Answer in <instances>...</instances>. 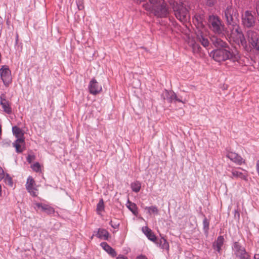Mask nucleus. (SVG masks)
<instances>
[{
    "instance_id": "nucleus-1",
    "label": "nucleus",
    "mask_w": 259,
    "mask_h": 259,
    "mask_svg": "<svg viewBox=\"0 0 259 259\" xmlns=\"http://www.w3.org/2000/svg\"><path fill=\"white\" fill-rule=\"evenodd\" d=\"M211 56L218 62L228 60L235 63L238 62L240 59L239 51L236 49L231 48L230 46L213 50L211 52Z\"/></svg>"
},
{
    "instance_id": "nucleus-2",
    "label": "nucleus",
    "mask_w": 259,
    "mask_h": 259,
    "mask_svg": "<svg viewBox=\"0 0 259 259\" xmlns=\"http://www.w3.org/2000/svg\"><path fill=\"white\" fill-rule=\"evenodd\" d=\"M158 0L156 4L150 6L148 3L143 5V8L147 11L153 13L155 16L158 17H166L168 15V8L167 3L172 7L173 0Z\"/></svg>"
},
{
    "instance_id": "nucleus-3",
    "label": "nucleus",
    "mask_w": 259,
    "mask_h": 259,
    "mask_svg": "<svg viewBox=\"0 0 259 259\" xmlns=\"http://www.w3.org/2000/svg\"><path fill=\"white\" fill-rule=\"evenodd\" d=\"M208 27L213 33L219 36H225L227 32V29L219 17L211 15L208 17L207 20Z\"/></svg>"
},
{
    "instance_id": "nucleus-4",
    "label": "nucleus",
    "mask_w": 259,
    "mask_h": 259,
    "mask_svg": "<svg viewBox=\"0 0 259 259\" xmlns=\"http://www.w3.org/2000/svg\"><path fill=\"white\" fill-rule=\"evenodd\" d=\"M226 34L230 36V38L236 45L242 46L244 48L247 47V41L242 30L239 25L228 28Z\"/></svg>"
},
{
    "instance_id": "nucleus-5",
    "label": "nucleus",
    "mask_w": 259,
    "mask_h": 259,
    "mask_svg": "<svg viewBox=\"0 0 259 259\" xmlns=\"http://www.w3.org/2000/svg\"><path fill=\"white\" fill-rule=\"evenodd\" d=\"M172 9L176 17L184 23L189 20L190 16L188 9L182 3H178L174 1Z\"/></svg>"
},
{
    "instance_id": "nucleus-6",
    "label": "nucleus",
    "mask_w": 259,
    "mask_h": 259,
    "mask_svg": "<svg viewBox=\"0 0 259 259\" xmlns=\"http://www.w3.org/2000/svg\"><path fill=\"white\" fill-rule=\"evenodd\" d=\"M224 17L230 28L239 25L238 13L232 6H228L224 11Z\"/></svg>"
},
{
    "instance_id": "nucleus-7",
    "label": "nucleus",
    "mask_w": 259,
    "mask_h": 259,
    "mask_svg": "<svg viewBox=\"0 0 259 259\" xmlns=\"http://www.w3.org/2000/svg\"><path fill=\"white\" fill-rule=\"evenodd\" d=\"M194 19L197 21V30L196 31L197 39L204 47L206 48L209 46V42L208 38L203 34L205 30L204 25L201 21L200 17L198 18L195 16Z\"/></svg>"
},
{
    "instance_id": "nucleus-8",
    "label": "nucleus",
    "mask_w": 259,
    "mask_h": 259,
    "mask_svg": "<svg viewBox=\"0 0 259 259\" xmlns=\"http://www.w3.org/2000/svg\"><path fill=\"white\" fill-rule=\"evenodd\" d=\"M247 39L251 48L259 53V34L254 30H249L247 32Z\"/></svg>"
},
{
    "instance_id": "nucleus-9",
    "label": "nucleus",
    "mask_w": 259,
    "mask_h": 259,
    "mask_svg": "<svg viewBox=\"0 0 259 259\" xmlns=\"http://www.w3.org/2000/svg\"><path fill=\"white\" fill-rule=\"evenodd\" d=\"M161 97L164 100H166L170 103L177 101L184 104L187 101L186 99H183L182 96H177V95L171 91H168L165 90L163 92Z\"/></svg>"
},
{
    "instance_id": "nucleus-10",
    "label": "nucleus",
    "mask_w": 259,
    "mask_h": 259,
    "mask_svg": "<svg viewBox=\"0 0 259 259\" xmlns=\"http://www.w3.org/2000/svg\"><path fill=\"white\" fill-rule=\"evenodd\" d=\"M256 19L250 11H245L242 15V25L247 28L254 26Z\"/></svg>"
},
{
    "instance_id": "nucleus-11",
    "label": "nucleus",
    "mask_w": 259,
    "mask_h": 259,
    "mask_svg": "<svg viewBox=\"0 0 259 259\" xmlns=\"http://www.w3.org/2000/svg\"><path fill=\"white\" fill-rule=\"evenodd\" d=\"M0 75L4 84L8 85L12 81L11 72L7 65H3L0 69Z\"/></svg>"
},
{
    "instance_id": "nucleus-12",
    "label": "nucleus",
    "mask_w": 259,
    "mask_h": 259,
    "mask_svg": "<svg viewBox=\"0 0 259 259\" xmlns=\"http://www.w3.org/2000/svg\"><path fill=\"white\" fill-rule=\"evenodd\" d=\"M26 188L32 196H37L38 190L36 188V183L31 176H29L27 179Z\"/></svg>"
},
{
    "instance_id": "nucleus-13",
    "label": "nucleus",
    "mask_w": 259,
    "mask_h": 259,
    "mask_svg": "<svg viewBox=\"0 0 259 259\" xmlns=\"http://www.w3.org/2000/svg\"><path fill=\"white\" fill-rule=\"evenodd\" d=\"M90 93L92 95H97L102 91V87L97 81L93 78L90 82L88 86Z\"/></svg>"
},
{
    "instance_id": "nucleus-14",
    "label": "nucleus",
    "mask_w": 259,
    "mask_h": 259,
    "mask_svg": "<svg viewBox=\"0 0 259 259\" xmlns=\"http://www.w3.org/2000/svg\"><path fill=\"white\" fill-rule=\"evenodd\" d=\"M226 156L236 164L241 165L244 162L243 159L235 152L227 151Z\"/></svg>"
},
{
    "instance_id": "nucleus-15",
    "label": "nucleus",
    "mask_w": 259,
    "mask_h": 259,
    "mask_svg": "<svg viewBox=\"0 0 259 259\" xmlns=\"http://www.w3.org/2000/svg\"><path fill=\"white\" fill-rule=\"evenodd\" d=\"M211 41L214 46L218 49L226 48L229 46L227 42L217 36H212L211 38Z\"/></svg>"
},
{
    "instance_id": "nucleus-16",
    "label": "nucleus",
    "mask_w": 259,
    "mask_h": 259,
    "mask_svg": "<svg viewBox=\"0 0 259 259\" xmlns=\"http://www.w3.org/2000/svg\"><path fill=\"white\" fill-rule=\"evenodd\" d=\"M231 173L232 178H240L245 181L247 180V172L245 170H243L242 172L237 169H233L231 170Z\"/></svg>"
},
{
    "instance_id": "nucleus-17",
    "label": "nucleus",
    "mask_w": 259,
    "mask_h": 259,
    "mask_svg": "<svg viewBox=\"0 0 259 259\" xmlns=\"http://www.w3.org/2000/svg\"><path fill=\"white\" fill-rule=\"evenodd\" d=\"M13 146L16 149L17 153H22L25 148V139H18L13 143Z\"/></svg>"
},
{
    "instance_id": "nucleus-18",
    "label": "nucleus",
    "mask_w": 259,
    "mask_h": 259,
    "mask_svg": "<svg viewBox=\"0 0 259 259\" xmlns=\"http://www.w3.org/2000/svg\"><path fill=\"white\" fill-rule=\"evenodd\" d=\"M142 232L146 236V237L150 240L155 242L156 240V237L153 233L152 230L149 229L148 227L145 226L142 228Z\"/></svg>"
},
{
    "instance_id": "nucleus-19",
    "label": "nucleus",
    "mask_w": 259,
    "mask_h": 259,
    "mask_svg": "<svg viewBox=\"0 0 259 259\" xmlns=\"http://www.w3.org/2000/svg\"><path fill=\"white\" fill-rule=\"evenodd\" d=\"M35 205L38 208H41L42 211L48 214H52L55 211L54 209L48 204L36 203Z\"/></svg>"
},
{
    "instance_id": "nucleus-20",
    "label": "nucleus",
    "mask_w": 259,
    "mask_h": 259,
    "mask_svg": "<svg viewBox=\"0 0 259 259\" xmlns=\"http://www.w3.org/2000/svg\"><path fill=\"white\" fill-rule=\"evenodd\" d=\"M233 249L234 251V253L237 257L239 255H242V253H244L246 251L244 247L242 246L239 243L235 242L233 246Z\"/></svg>"
},
{
    "instance_id": "nucleus-21",
    "label": "nucleus",
    "mask_w": 259,
    "mask_h": 259,
    "mask_svg": "<svg viewBox=\"0 0 259 259\" xmlns=\"http://www.w3.org/2000/svg\"><path fill=\"white\" fill-rule=\"evenodd\" d=\"M95 235L98 238L107 240L109 238V233L106 230L100 228L98 229Z\"/></svg>"
},
{
    "instance_id": "nucleus-22",
    "label": "nucleus",
    "mask_w": 259,
    "mask_h": 259,
    "mask_svg": "<svg viewBox=\"0 0 259 259\" xmlns=\"http://www.w3.org/2000/svg\"><path fill=\"white\" fill-rule=\"evenodd\" d=\"M100 246L102 248L112 256L114 257L116 255L115 250L109 246L106 242H102Z\"/></svg>"
},
{
    "instance_id": "nucleus-23",
    "label": "nucleus",
    "mask_w": 259,
    "mask_h": 259,
    "mask_svg": "<svg viewBox=\"0 0 259 259\" xmlns=\"http://www.w3.org/2000/svg\"><path fill=\"white\" fill-rule=\"evenodd\" d=\"M224 238L222 236H219L217 240L214 242L213 246V248L218 252H220L221 247L224 244Z\"/></svg>"
},
{
    "instance_id": "nucleus-24",
    "label": "nucleus",
    "mask_w": 259,
    "mask_h": 259,
    "mask_svg": "<svg viewBox=\"0 0 259 259\" xmlns=\"http://www.w3.org/2000/svg\"><path fill=\"white\" fill-rule=\"evenodd\" d=\"M12 132L13 135L17 138V139L21 138L24 139V132L20 128L16 126H14L12 127Z\"/></svg>"
},
{
    "instance_id": "nucleus-25",
    "label": "nucleus",
    "mask_w": 259,
    "mask_h": 259,
    "mask_svg": "<svg viewBox=\"0 0 259 259\" xmlns=\"http://www.w3.org/2000/svg\"><path fill=\"white\" fill-rule=\"evenodd\" d=\"M126 206L135 215L137 216L138 214V207L135 203L128 200Z\"/></svg>"
},
{
    "instance_id": "nucleus-26",
    "label": "nucleus",
    "mask_w": 259,
    "mask_h": 259,
    "mask_svg": "<svg viewBox=\"0 0 259 259\" xmlns=\"http://www.w3.org/2000/svg\"><path fill=\"white\" fill-rule=\"evenodd\" d=\"M144 209L147 211L146 213L149 215H157L159 213L158 209L155 205L145 206L144 207Z\"/></svg>"
},
{
    "instance_id": "nucleus-27",
    "label": "nucleus",
    "mask_w": 259,
    "mask_h": 259,
    "mask_svg": "<svg viewBox=\"0 0 259 259\" xmlns=\"http://www.w3.org/2000/svg\"><path fill=\"white\" fill-rule=\"evenodd\" d=\"M0 105L2 106V108L5 112L9 114L12 113V109L10 106V103L8 101L5 102L0 103Z\"/></svg>"
},
{
    "instance_id": "nucleus-28",
    "label": "nucleus",
    "mask_w": 259,
    "mask_h": 259,
    "mask_svg": "<svg viewBox=\"0 0 259 259\" xmlns=\"http://www.w3.org/2000/svg\"><path fill=\"white\" fill-rule=\"evenodd\" d=\"M157 244L159 245V246L163 249L168 250L169 249V244L167 242L166 240L162 237L161 238L158 242H157Z\"/></svg>"
},
{
    "instance_id": "nucleus-29",
    "label": "nucleus",
    "mask_w": 259,
    "mask_h": 259,
    "mask_svg": "<svg viewBox=\"0 0 259 259\" xmlns=\"http://www.w3.org/2000/svg\"><path fill=\"white\" fill-rule=\"evenodd\" d=\"M131 187L133 192L138 193L140 191L141 183L139 181H136L131 183Z\"/></svg>"
},
{
    "instance_id": "nucleus-30",
    "label": "nucleus",
    "mask_w": 259,
    "mask_h": 259,
    "mask_svg": "<svg viewBox=\"0 0 259 259\" xmlns=\"http://www.w3.org/2000/svg\"><path fill=\"white\" fill-rule=\"evenodd\" d=\"M96 210L99 214H100L101 212L104 210V204L102 199H100L97 204Z\"/></svg>"
},
{
    "instance_id": "nucleus-31",
    "label": "nucleus",
    "mask_w": 259,
    "mask_h": 259,
    "mask_svg": "<svg viewBox=\"0 0 259 259\" xmlns=\"http://www.w3.org/2000/svg\"><path fill=\"white\" fill-rule=\"evenodd\" d=\"M4 180V182L7 185H8L10 187H12L13 185V183L12 181V178L9 176V174H5L4 178H3Z\"/></svg>"
},
{
    "instance_id": "nucleus-32",
    "label": "nucleus",
    "mask_w": 259,
    "mask_h": 259,
    "mask_svg": "<svg viewBox=\"0 0 259 259\" xmlns=\"http://www.w3.org/2000/svg\"><path fill=\"white\" fill-rule=\"evenodd\" d=\"M190 45L192 47L193 52L194 54H198L200 52L201 48L198 44L196 42H192Z\"/></svg>"
},
{
    "instance_id": "nucleus-33",
    "label": "nucleus",
    "mask_w": 259,
    "mask_h": 259,
    "mask_svg": "<svg viewBox=\"0 0 259 259\" xmlns=\"http://www.w3.org/2000/svg\"><path fill=\"white\" fill-rule=\"evenodd\" d=\"M203 229L205 232H207L209 229V221L205 218L203 221Z\"/></svg>"
},
{
    "instance_id": "nucleus-34",
    "label": "nucleus",
    "mask_w": 259,
    "mask_h": 259,
    "mask_svg": "<svg viewBox=\"0 0 259 259\" xmlns=\"http://www.w3.org/2000/svg\"><path fill=\"white\" fill-rule=\"evenodd\" d=\"M76 4L79 10H82L84 9L83 0H76Z\"/></svg>"
},
{
    "instance_id": "nucleus-35",
    "label": "nucleus",
    "mask_w": 259,
    "mask_h": 259,
    "mask_svg": "<svg viewBox=\"0 0 259 259\" xmlns=\"http://www.w3.org/2000/svg\"><path fill=\"white\" fill-rule=\"evenodd\" d=\"M31 168L34 171L38 172L40 169V164L38 162H36L31 165Z\"/></svg>"
},
{
    "instance_id": "nucleus-36",
    "label": "nucleus",
    "mask_w": 259,
    "mask_h": 259,
    "mask_svg": "<svg viewBox=\"0 0 259 259\" xmlns=\"http://www.w3.org/2000/svg\"><path fill=\"white\" fill-rule=\"evenodd\" d=\"M239 259H250V255L248 253L245 251L244 253H242V255H239L237 256Z\"/></svg>"
},
{
    "instance_id": "nucleus-37",
    "label": "nucleus",
    "mask_w": 259,
    "mask_h": 259,
    "mask_svg": "<svg viewBox=\"0 0 259 259\" xmlns=\"http://www.w3.org/2000/svg\"><path fill=\"white\" fill-rule=\"evenodd\" d=\"M2 145L4 147H9L11 145V141L9 140H5L2 141Z\"/></svg>"
},
{
    "instance_id": "nucleus-38",
    "label": "nucleus",
    "mask_w": 259,
    "mask_h": 259,
    "mask_svg": "<svg viewBox=\"0 0 259 259\" xmlns=\"http://www.w3.org/2000/svg\"><path fill=\"white\" fill-rule=\"evenodd\" d=\"M5 173L2 167H0V181L4 178Z\"/></svg>"
},
{
    "instance_id": "nucleus-39",
    "label": "nucleus",
    "mask_w": 259,
    "mask_h": 259,
    "mask_svg": "<svg viewBox=\"0 0 259 259\" xmlns=\"http://www.w3.org/2000/svg\"><path fill=\"white\" fill-rule=\"evenodd\" d=\"M0 100H1V101H0V103H2V102H5L6 101H7L8 100L6 99V96L5 94H3L1 95V97H0Z\"/></svg>"
},
{
    "instance_id": "nucleus-40",
    "label": "nucleus",
    "mask_w": 259,
    "mask_h": 259,
    "mask_svg": "<svg viewBox=\"0 0 259 259\" xmlns=\"http://www.w3.org/2000/svg\"><path fill=\"white\" fill-rule=\"evenodd\" d=\"M33 158L34 156L33 155H29L27 157V160L29 163H31Z\"/></svg>"
},
{
    "instance_id": "nucleus-41",
    "label": "nucleus",
    "mask_w": 259,
    "mask_h": 259,
    "mask_svg": "<svg viewBox=\"0 0 259 259\" xmlns=\"http://www.w3.org/2000/svg\"><path fill=\"white\" fill-rule=\"evenodd\" d=\"M255 9H256V11L257 14V15L259 17V1L256 3Z\"/></svg>"
},
{
    "instance_id": "nucleus-42",
    "label": "nucleus",
    "mask_w": 259,
    "mask_h": 259,
    "mask_svg": "<svg viewBox=\"0 0 259 259\" xmlns=\"http://www.w3.org/2000/svg\"><path fill=\"white\" fill-rule=\"evenodd\" d=\"M206 1L207 2V5L209 6L212 5L215 2V0H206Z\"/></svg>"
},
{
    "instance_id": "nucleus-43",
    "label": "nucleus",
    "mask_w": 259,
    "mask_h": 259,
    "mask_svg": "<svg viewBox=\"0 0 259 259\" xmlns=\"http://www.w3.org/2000/svg\"><path fill=\"white\" fill-rule=\"evenodd\" d=\"M256 169L257 173L259 175V159L256 161Z\"/></svg>"
},
{
    "instance_id": "nucleus-44",
    "label": "nucleus",
    "mask_w": 259,
    "mask_h": 259,
    "mask_svg": "<svg viewBox=\"0 0 259 259\" xmlns=\"http://www.w3.org/2000/svg\"><path fill=\"white\" fill-rule=\"evenodd\" d=\"M110 225L112 227H113V228H114L115 229L117 228L118 227V226H119V225H118V224H114V225H113L112 221H110Z\"/></svg>"
},
{
    "instance_id": "nucleus-45",
    "label": "nucleus",
    "mask_w": 259,
    "mask_h": 259,
    "mask_svg": "<svg viewBox=\"0 0 259 259\" xmlns=\"http://www.w3.org/2000/svg\"><path fill=\"white\" fill-rule=\"evenodd\" d=\"M149 3H148L150 6L152 5L153 4H156L157 1H158V0H149Z\"/></svg>"
},
{
    "instance_id": "nucleus-46",
    "label": "nucleus",
    "mask_w": 259,
    "mask_h": 259,
    "mask_svg": "<svg viewBox=\"0 0 259 259\" xmlns=\"http://www.w3.org/2000/svg\"><path fill=\"white\" fill-rule=\"evenodd\" d=\"M136 259H147L144 255H140L137 257Z\"/></svg>"
},
{
    "instance_id": "nucleus-47",
    "label": "nucleus",
    "mask_w": 259,
    "mask_h": 259,
    "mask_svg": "<svg viewBox=\"0 0 259 259\" xmlns=\"http://www.w3.org/2000/svg\"><path fill=\"white\" fill-rule=\"evenodd\" d=\"M254 259H259V254H255L254 255Z\"/></svg>"
},
{
    "instance_id": "nucleus-48",
    "label": "nucleus",
    "mask_w": 259,
    "mask_h": 259,
    "mask_svg": "<svg viewBox=\"0 0 259 259\" xmlns=\"http://www.w3.org/2000/svg\"><path fill=\"white\" fill-rule=\"evenodd\" d=\"M137 3H141L142 2H143L144 0H134Z\"/></svg>"
},
{
    "instance_id": "nucleus-49",
    "label": "nucleus",
    "mask_w": 259,
    "mask_h": 259,
    "mask_svg": "<svg viewBox=\"0 0 259 259\" xmlns=\"http://www.w3.org/2000/svg\"><path fill=\"white\" fill-rule=\"evenodd\" d=\"M116 259H126V258L122 256V257H118Z\"/></svg>"
},
{
    "instance_id": "nucleus-50",
    "label": "nucleus",
    "mask_w": 259,
    "mask_h": 259,
    "mask_svg": "<svg viewBox=\"0 0 259 259\" xmlns=\"http://www.w3.org/2000/svg\"><path fill=\"white\" fill-rule=\"evenodd\" d=\"M2 195V186L0 185V196Z\"/></svg>"
}]
</instances>
